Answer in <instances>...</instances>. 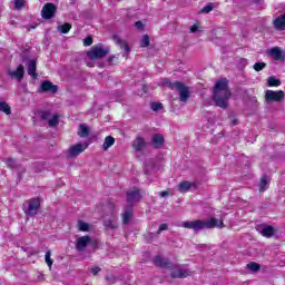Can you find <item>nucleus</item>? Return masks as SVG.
<instances>
[{
  "mask_svg": "<svg viewBox=\"0 0 285 285\" xmlns=\"http://www.w3.org/2000/svg\"><path fill=\"white\" fill-rule=\"evenodd\" d=\"M154 264L158 266V268H166L167 271H171V279H185V277H190L193 275V272L186 268V265L174 264L170 262V259L164 256L154 257Z\"/></svg>",
  "mask_w": 285,
  "mask_h": 285,
  "instance_id": "f257e3e1",
  "label": "nucleus"
},
{
  "mask_svg": "<svg viewBox=\"0 0 285 285\" xmlns=\"http://www.w3.org/2000/svg\"><path fill=\"white\" fill-rule=\"evenodd\" d=\"M228 99H230V90H228V79L220 78L216 81L213 90V101L218 108L226 110L228 108Z\"/></svg>",
  "mask_w": 285,
  "mask_h": 285,
  "instance_id": "f03ea898",
  "label": "nucleus"
},
{
  "mask_svg": "<svg viewBox=\"0 0 285 285\" xmlns=\"http://www.w3.org/2000/svg\"><path fill=\"white\" fill-rule=\"evenodd\" d=\"M183 228H188L194 230V233H199L200 230H206L210 228H224V220H217L216 218H209V220H187L181 223Z\"/></svg>",
  "mask_w": 285,
  "mask_h": 285,
  "instance_id": "7ed1b4c3",
  "label": "nucleus"
},
{
  "mask_svg": "<svg viewBox=\"0 0 285 285\" xmlns=\"http://www.w3.org/2000/svg\"><path fill=\"white\" fill-rule=\"evenodd\" d=\"M163 86H166L167 88H170L171 90H177L179 101L181 104L188 102V99H190V88H188L184 82L181 81H170L168 78H164L161 81Z\"/></svg>",
  "mask_w": 285,
  "mask_h": 285,
  "instance_id": "20e7f679",
  "label": "nucleus"
},
{
  "mask_svg": "<svg viewBox=\"0 0 285 285\" xmlns=\"http://www.w3.org/2000/svg\"><path fill=\"white\" fill-rule=\"evenodd\" d=\"M107 55H110V47H104L102 45L95 46L87 52V57L90 61L104 59Z\"/></svg>",
  "mask_w": 285,
  "mask_h": 285,
  "instance_id": "39448f33",
  "label": "nucleus"
},
{
  "mask_svg": "<svg viewBox=\"0 0 285 285\" xmlns=\"http://www.w3.org/2000/svg\"><path fill=\"white\" fill-rule=\"evenodd\" d=\"M39 208H41V199L39 198H31L23 205L24 215L27 217H35L38 215Z\"/></svg>",
  "mask_w": 285,
  "mask_h": 285,
  "instance_id": "423d86ee",
  "label": "nucleus"
},
{
  "mask_svg": "<svg viewBox=\"0 0 285 285\" xmlns=\"http://www.w3.org/2000/svg\"><path fill=\"white\" fill-rule=\"evenodd\" d=\"M88 146H90V142L85 141V142H77L76 145L71 146L68 150V157L71 159L75 157H79L81 153H83Z\"/></svg>",
  "mask_w": 285,
  "mask_h": 285,
  "instance_id": "0eeeda50",
  "label": "nucleus"
},
{
  "mask_svg": "<svg viewBox=\"0 0 285 285\" xmlns=\"http://www.w3.org/2000/svg\"><path fill=\"white\" fill-rule=\"evenodd\" d=\"M126 195H127V203L131 208L132 206H135V204H139V202H141V190L137 187H134L131 190H128Z\"/></svg>",
  "mask_w": 285,
  "mask_h": 285,
  "instance_id": "6e6552de",
  "label": "nucleus"
},
{
  "mask_svg": "<svg viewBox=\"0 0 285 285\" xmlns=\"http://www.w3.org/2000/svg\"><path fill=\"white\" fill-rule=\"evenodd\" d=\"M57 12V6L52 2H48L42 7L41 17L42 19H52Z\"/></svg>",
  "mask_w": 285,
  "mask_h": 285,
  "instance_id": "1a4fd4ad",
  "label": "nucleus"
},
{
  "mask_svg": "<svg viewBox=\"0 0 285 285\" xmlns=\"http://www.w3.org/2000/svg\"><path fill=\"white\" fill-rule=\"evenodd\" d=\"M284 91L278 90V91H273V90H267L265 92V101L267 104H273V101H282L284 99Z\"/></svg>",
  "mask_w": 285,
  "mask_h": 285,
  "instance_id": "9d476101",
  "label": "nucleus"
},
{
  "mask_svg": "<svg viewBox=\"0 0 285 285\" xmlns=\"http://www.w3.org/2000/svg\"><path fill=\"white\" fill-rule=\"evenodd\" d=\"M38 92H51L52 95L59 92V87L53 85L50 80H45L41 82Z\"/></svg>",
  "mask_w": 285,
  "mask_h": 285,
  "instance_id": "9b49d317",
  "label": "nucleus"
},
{
  "mask_svg": "<svg viewBox=\"0 0 285 285\" xmlns=\"http://www.w3.org/2000/svg\"><path fill=\"white\" fill-rule=\"evenodd\" d=\"M91 242H92V238H90V236L79 237L76 242L77 250H79V253H83V250H86L88 244H90Z\"/></svg>",
  "mask_w": 285,
  "mask_h": 285,
  "instance_id": "f8f14e48",
  "label": "nucleus"
},
{
  "mask_svg": "<svg viewBox=\"0 0 285 285\" xmlns=\"http://www.w3.org/2000/svg\"><path fill=\"white\" fill-rule=\"evenodd\" d=\"M8 75L11 77V79H17V81L21 82V81H23V76L26 75V69L23 68V65H19L17 70L9 71Z\"/></svg>",
  "mask_w": 285,
  "mask_h": 285,
  "instance_id": "ddd939ff",
  "label": "nucleus"
},
{
  "mask_svg": "<svg viewBox=\"0 0 285 285\" xmlns=\"http://www.w3.org/2000/svg\"><path fill=\"white\" fill-rule=\"evenodd\" d=\"M132 148H134L137 153H141V150H144V148H146V140H144L142 137L138 136V137L132 141Z\"/></svg>",
  "mask_w": 285,
  "mask_h": 285,
  "instance_id": "4468645a",
  "label": "nucleus"
},
{
  "mask_svg": "<svg viewBox=\"0 0 285 285\" xmlns=\"http://www.w3.org/2000/svg\"><path fill=\"white\" fill-rule=\"evenodd\" d=\"M112 39H114L115 43H117V46H119L121 48V50H125V52L130 51L128 43H126V41L124 39H121V37H119V35H114Z\"/></svg>",
  "mask_w": 285,
  "mask_h": 285,
  "instance_id": "2eb2a0df",
  "label": "nucleus"
},
{
  "mask_svg": "<svg viewBox=\"0 0 285 285\" xmlns=\"http://www.w3.org/2000/svg\"><path fill=\"white\" fill-rule=\"evenodd\" d=\"M27 72L32 79H37V60H29Z\"/></svg>",
  "mask_w": 285,
  "mask_h": 285,
  "instance_id": "dca6fc26",
  "label": "nucleus"
},
{
  "mask_svg": "<svg viewBox=\"0 0 285 285\" xmlns=\"http://www.w3.org/2000/svg\"><path fill=\"white\" fill-rule=\"evenodd\" d=\"M269 57H273L276 61H284V55L282 53V49L278 47L269 50Z\"/></svg>",
  "mask_w": 285,
  "mask_h": 285,
  "instance_id": "f3484780",
  "label": "nucleus"
},
{
  "mask_svg": "<svg viewBox=\"0 0 285 285\" xmlns=\"http://www.w3.org/2000/svg\"><path fill=\"white\" fill-rule=\"evenodd\" d=\"M261 235H263V237L271 238L275 235V228L271 225H264L261 230Z\"/></svg>",
  "mask_w": 285,
  "mask_h": 285,
  "instance_id": "a211bd4d",
  "label": "nucleus"
},
{
  "mask_svg": "<svg viewBox=\"0 0 285 285\" xmlns=\"http://www.w3.org/2000/svg\"><path fill=\"white\" fill-rule=\"evenodd\" d=\"M90 135V127L86 124H80L78 128V137H81L82 139L86 137H89Z\"/></svg>",
  "mask_w": 285,
  "mask_h": 285,
  "instance_id": "6ab92c4d",
  "label": "nucleus"
},
{
  "mask_svg": "<svg viewBox=\"0 0 285 285\" xmlns=\"http://www.w3.org/2000/svg\"><path fill=\"white\" fill-rule=\"evenodd\" d=\"M130 219H132V207H127L122 214V224H130Z\"/></svg>",
  "mask_w": 285,
  "mask_h": 285,
  "instance_id": "aec40b11",
  "label": "nucleus"
},
{
  "mask_svg": "<svg viewBox=\"0 0 285 285\" xmlns=\"http://www.w3.org/2000/svg\"><path fill=\"white\" fill-rule=\"evenodd\" d=\"M151 141L154 144V148H159L160 146H164V135L155 134L151 138Z\"/></svg>",
  "mask_w": 285,
  "mask_h": 285,
  "instance_id": "412c9836",
  "label": "nucleus"
},
{
  "mask_svg": "<svg viewBox=\"0 0 285 285\" xmlns=\"http://www.w3.org/2000/svg\"><path fill=\"white\" fill-rule=\"evenodd\" d=\"M36 115L41 121H48L52 117L50 110H38Z\"/></svg>",
  "mask_w": 285,
  "mask_h": 285,
  "instance_id": "4be33fe9",
  "label": "nucleus"
},
{
  "mask_svg": "<svg viewBox=\"0 0 285 285\" xmlns=\"http://www.w3.org/2000/svg\"><path fill=\"white\" fill-rule=\"evenodd\" d=\"M111 146H115V137L107 136L102 144V150H108V148H111Z\"/></svg>",
  "mask_w": 285,
  "mask_h": 285,
  "instance_id": "5701e85b",
  "label": "nucleus"
},
{
  "mask_svg": "<svg viewBox=\"0 0 285 285\" xmlns=\"http://www.w3.org/2000/svg\"><path fill=\"white\" fill-rule=\"evenodd\" d=\"M190 188H193V183L184 180L178 185V190L180 193H186L188 190H190Z\"/></svg>",
  "mask_w": 285,
  "mask_h": 285,
  "instance_id": "b1692460",
  "label": "nucleus"
},
{
  "mask_svg": "<svg viewBox=\"0 0 285 285\" xmlns=\"http://www.w3.org/2000/svg\"><path fill=\"white\" fill-rule=\"evenodd\" d=\"M0 112H4V115H12V109L8 102L0 101Z\"/></svg>",
  "mask_w": 285,
  "mask_h": 285,
  "instance_id": "393cba45",
  "label": "nucleus"
},
{
  "mask_svg": "<svg viewBox=\"0 0 285 285\" xmlns=\"http://www.w3.org/2000/svg\"><path fill=\"white\" fill-rule=\"evenodd\" d=\"M49 128H57L59 126V115L55 114L51 118L48 119Z\"/></svg>",
  "mask_w": 285,
  "mask_h": 285,
  "instance_id": "a878e982",
  "label": "nucleus"
},
{
  "mask_svg": "<svg viewBox=\"0 0 285 285\" xmlns=\"http://www.w3.org/2000/svg\"><path fill=\"white\" fill-rule=\"evenodd\" d=\"M268 188V176L263 175L259 183V191L264 193Z\"/></svg>",
  "mask_w": 285,
  "mask_h": 285,
  "instance_id": "bb28decb",
  "label": "nucleus"
},
{
  "mask_svg": "<svg viewBox=\"0 0 285 285\" xmlns=\"http://www.w3.org/2000/svg\"><path fill=\"white\" fill-rule=\"evenodd\" d=\"M267 86H269V87L282 86V81L279 79L275 78V76H271L267 79Z\"/></svg>",
  "mask_w": 285,
  "mask_h": 285,
  "instance_id": "cd10ccee",
  "label": "nucleus"
},
{
  "mask_svg": "<svg viewBox=\"0 0 285 285\" xmlns=\"http://www.w3.org/2000/svg\"><path fill=\"white\" fill-rule=\"evenodd\" d=\"M105 228H110L111 230H115L117 228V220L116 219H106L104 220Z\"/></svg>",
  "mask_w": 285,
  "mask_h": 285,
  "instance_id": "c85d7f7f",
  "label": "nucleus"
},
{
  "mask_svg": "<svg viewBox=\"0 0 285 285\" xmlns=\"http://www.w3.org/2000/svg\"><path fill=\"white\" fill-rule=\"evenodd\" d=\"M247 268L248 271H252V273H257L258 271H262V265H259V263L252 262L247 264Z\"/></svg>",
  "mask_w": 285,
  "mask_h": 285,
  "instance_id": "c756f323",
  "label": "nucleus"
},
{
  "mask_svg": "<svg viewBox=\"0 0 285 285\" xmlns=\"http://www.w3.org/2000/svg\"><path fill=\"white\" fill-rule=\"evenodd\" d=\"M71 29H72V24H70V23H65L62 26H58V30L62 35H68Z\"/></svg>",
  "mask_w": 285,
  "mask_h": 285,
  "instance_id": "7c9ffc66",
  "label": "nucleus"
},
{
  "mask_svg": "<svg viewBox=\"0 0 285 285\" xmlns=\"http://www.w3.org/2000/svg\"><path fill=\"white\" fill-rule=\"evenodd\" d=\"M78 230L82 233H88L90 230V225L83 220H78Z\"/></svg>",
  "mask_w": 285,
  "mask_h": 285,
  "instance_id": "2f4dec72",
  "label": "nucleus"
},
{
  "mask_svg": "<svg viewBox=\"0 0 285 285\" xmlns=\"http://www.w3.org/2000/svg\"><path fill=\"white\" fill-rule=\"evenodd\" d=\"M51 255H52V252H51L50 249H48V250L46 252V255H45V262H46V264L48 265V267H49L50 269H52V264H53L52 258H50Z\"/></svg>",
  "mask_w": 285,
  "mask_h": 285,
  "instance_id": "473e14b6",
  "label": "nucleus"
},
{
  "mask_svg": "<svg viewBox=\"0 0 285 285\" xmlns=\"http://www.w3.org/2000/svg\"><path fill=\"white\" fill-rule=\"evenodd\" d=\"M140 46L141 48H148L150 46V37L148 35L142 36Z\"/></svg>",
  "mask_w": 285,
  "mask_h": 285,
  "instance_id": "72a5a7b5",
  "label": "nucleus"
},
{
  "mask_svg": "<svg viewBox=\"0 0 285 285\" xmlns=\"http://www.w3.org/2000/svg\"><path fill=\"white\" fill-rule=\"evenodd\" d=\"M213 8H215V6L213 2H209L200 10V12H203V14H208V12H213Z\"/></svg>",
  "mask_w": 285,
  "mask_h": 285,
  "instance_id": "f704fd0d",
  "label": "nucleus"
},
{
  "mask_svg": "<svg viewBox=\"0 0 285 285\" xmlns=\"http://www.w3.org/2000/svg\"><path fill=\"white\" fill-rule=\"evenodd\" d=\"M150 108L154 112H157L164 109V105L161 102H151Z\"/></svg>",
  "mask_w": 285,
  "mask_h": 285,
  "instance_id": "c9c22d12",
  "label": "nucleus"
},
{
  "mask_svg": "<svg viewBox=\"0 0 285 285\" xmlns=\"http://www.w3.org/2000/svg\"><path fill=\"white\" fill-rule=\"evenodd\" d=\"M264 68H266V63L265 62H256L254 65V70H256V72H261V70H264Z\"/></svg>",
  "mask_w": 285,
  "mask_h": 285,
  "instance_id": "e433bc0d",
  "label": "nucleus"
},
{
  "mask_svg": "<svg viewBox=\"0 0 285 285\" xmlns=\"http://www.w3.org/2000/svg\"><path fill=\"white\" fill-rule=\"evenodd\" d=\"M8 168H17V160L14 158H8L6 160Z\"/></svg>",
  "mask_w": 285,
  "mask_h": 285,
  "instance_id": "4c0bfd02",
  "label": "nucleus"
},
{
  "mask_svg": "<svg viewBox=\"0 0 285 285\" xmlns=\"http://www.w3.org/2000/svg\"><path fill=\"white\" fill-rule=\"evenodd\" d=\"M24 3H26L24 0H14V9L21 10V8H23Z\"/></svg>",
  "mask_w": 285,
  "mask_h": 285,
  "instance_id": "58836bf2",
  "label": "nucleus"
},
{
  "mask_svg": "<svg viewBox=\"0 0 285 285\" xmlns=\"http://www.w3.org/2000/svg\"><path fill=\"white\" fill-rule=\"evenodd\" d=\"M106 279H107L108 284H115V282H117V276H115V275H107Z\"/></svg>",
  "mask_w": 285,
  "mask_h": 285,
  "instance_id": "ea45409f",
  "label": "nucleus"
},
{
  "mask_svg": "<svg viewBox=\"0 0 285 285\" xmlns=\"http://www.w3.org/2000/svg\"><path fill=\"white\" fill-rule=\"evenodd\" d=\"M163 230H168V224H161L158 228L157 235H159V233H163Z\"/></svg>",
  "mask_w": 285,
  "mask_h": 285,
  "instance_id": "a19ab883",
  "label": "nucleus"
},
{
  "mask_svg": "<svg viewBox=\"0 0 285 285\" xmlns=\"http://www.w3.org/2000/svg\"><path fill=\"white\" fill-rule=\"evenodd\" d=\"M83 46H92V37H87L83 39Z\"/></svg>",
  "mask_w": 285,
  "mask_h": 285,
  "instance_id": "79ce46f5",
  "label": "nucleus"
},
{
  "mask_svg": "<svg viewBox=\"0 0 285 285\" xmlns=\"http://www.w3.org/2000/svg\"><path fill=\"white\" fill-rule=\"evenodd\" d=\"M90 273H92V275H99V273H101V267L96 266L94 268H91Z\"/></svg>",
  "mask_w": 285,
  "mask_h": 285,
  "instance_id": "37998d69",
  "label": "nucleus"
},
{
  "mask_svg": "<svg viewBox=\"0 0 285 285\" xmlns=\"http://www.w3.org/2000/svg\"><path fill=\"white\" fill-rule=\"evenodd\" d=\"M135 27L137 28V30H144V22L138 20L136 21Z\"/></svg>",
  "mask_w": 285,
  "mask_h": 285,
  "instance_id": "c03bdc74",
  "label": "nucleus"
},
{
  "mask_svg": "<svg viewBox=\"0 0 285 285\" xmlns=\"http://www.w3.org/2000/svg\"><path fill=\"white\" fill-rule=\"evenodd\" d=\"M189 31H190L191 33L199 32V27H197V24H193V26L189 28Z\"/></svg>",
  "mask_w": 285,
  "mask_h": 285,
  "instance_id": "a18cd8bd",
  "label": "nucleus"
},
{
  "mask_svg": "<svg viewBox=\"0 0 285 285\" xmlns=\"http://www.w3.org/2000/svg\"><path fill=\"white\" fill-rule=\"evenodd\" d=\"M115 60H117V57H116V56H111V57H109V58L107 59V61H108V63H109L110 66H112V62H114Z\"/></svg>",
  "mask_w": 285,
  "mask_h": 285,
  "instance_id": "49530a36",
  "label": "nucleus"
},
{
  "mask_svg": "<svg viewBox=\"0 0 285 285\" xmlns=\"http://www.w3.org/2000/svg\"><path fill=\"white\" fill-rule=\"evenodd\" d=\"M169 195H170V194H169L168 191H166V190L159 193V196H160V197H168Z\"/></svg>",
  "mask_w": 285,
  "mask_h": 285,
  "instance_id": "de8ad7c7",
  "label": "nucleus"
},
{
  "mask_svg": "<svg viewBox=\"0 0 285 285\" xmlns=\"http://www.w3.org/2000/svg\"><path fill=\"white\" fill-rule=\"evenodd\" d=\"M250 101L255 105V106H259V102H257V97H253L250 99Z\"/></svg>",
  "mask_w": 285,
  "mask_h": 285,
  "instance_id": "09e8293b",
  "label": "nucleus"
},
{
  "mask_svg": "<svg viewBox=\"0 0 285 285\" xmlns=\"http://www.w3.org/2000/svg\"><path fill=\"white\" fill-rule=\"evenodd\" d=\"M233 126H237V119L232 120Z\"/></svg>",
  "mask_w": 285,
  "mask_h": 285,
  "instance_id": "8fccbe9b",
  "label": "nucleus"
},
{
  "mask_svg": "<svg viewBox=\"0 0 285 285\" xmlns=\"http://www.w3.org/2000/svg\"><path fill=\"white\" fill-rule=\"evenodd\" d=\"M35 28H36L35 26H31V27H30L31 30H35Z\"/></svg>",
  "mask_w": 285,
  "mask_h": 285,
  "instance_id": "3c124183",
  "label": "nucleus"
}]
</instances>
